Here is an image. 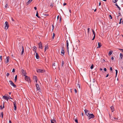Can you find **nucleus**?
Listing matches in <instances>:
<instances>
[{"label": "nucleus", "mask_w": 123, "mask_h": 123, "mask_svg": "<svg viewBox=\"0 0 123 123\" xmlns=\"http://www.w3.org/2000/svg\"><path fill=\"white\" fill-rule=\"evenodd\" d=\"M74 91L75 92V93H76L77 92V90L76 89H74Z\"/></svg>", "instance_id": "obj_52"}, {"label": "nucleus", "mask_w": 123, "mask_h": 123, "mask_svg": "<svg viewBox=\"0 0 123 123\" xmlns=\"http://www.w3.org/2000/svg\"><path fill=\"white\" fill-rule=\"evenodd\" d=\"M5 28L6 29H7L9 27V25L8 24V23L6 21L5 24Z\"/></svg>", "instance_id": "obj_5"}, {"label": "nucleus", "mask_w": 123, "mask_h": 123, "mask_svg": "<svg viewBox=\"0 0 123 123\" xmlns=\"http://www.w3.org/2000/svg\"><path fill=\"white\" fill-rule=\"evenodd\" d=\"M11 18H12V20L13 21H14V20L13 19L12 17Z\"/></svg>", "instance_id": "obj_56"}, {"label": "nucleus", "mask_w": 123, "mask_h": 123, "mask_svg": "<svg viewBox=\"0 0 123 123\" xmlns=\"http://www.w3.org/2000/svg\"><path fill=\"white\" fill-rule=\"evenodd\" d=\"M4 104H3V106H2V105H0V108H4Z\"/></svg>", "instance_id": "obj_36"}, {"label": "nucleus", "mask_w": 123, "mask_h": 123, "mask_svg": "<svg viewBox=\"0 0 123 123\" xmlns=\"http://www.w3.org/2000/svg\"><path fill=\"white\" fill-rule=\"evenodd\" d=\"M95 35H94V36H93V38H92V40H93L95 38Z\"/></svg>", "instance_id": "obj_49"}, {"label": "nucleus", "mask_w": 123, "mask_h": 123, "mask_svg": "<svg viewBox=\"0 0 123 123\" xmlns=\"http://www.w3.org/2000/svg\"><path fill=\"white\" fill-rule=\"evenodd\" d=\"M37 49V48L36 46H34L33 47V51H34L35 53H36V50Z\"/></svg>", "instance_id": "obj_11"}, {"label": "nucleus", "mask_w": 123, "mask_h": 123, "mask_svg": "<svg viewBox=\"0 0 123 123\" xmlns=\"http://www.w3.org/2000/svg\"><path fill=\"white\" fill-rule=\"evenodd\" d=\"M67 47H68V40L66 41Z\"/></svg>", "instance_id": "obj_30"}, {"label": "nucleus", "mask_w": 123, "mask_h": 123, "mask_svg": "<svg viewBox=\"0 0 123 123\" xmlns=\"http://www.w3.org/2000/svg\"><path fill=\"white\" fill-rule=\"evenodd\" d=\"M110 70L111 71H112V68L111 67H110Z\"/></svg>", "instance_id": "obj_54"}, {"label": "nucleus", "mask_w": 123, "mask_h": 123, "mask_svg": "<svg viewBox=\"0 0 123 123\" xmlns=\"http://www.w3.org/2000/svg\"><path fill=\"white\" fill-rule=\"evenodd\" d=\"M17 108H14V110L15 111L16 110H17Z\"/></svg>", "instance_id": "obj_64"}, {"label": "nucleus", "mask_w": 123, "mask_h": 123, "mask_svg": "<svg viewBox=\"0 0 123 123\" xmlns=\"http://www.w3.org/2000/svg\"><path fill=\"white\" fill-rule=\"evenodd\" d=\"M104 71H106L107 70V69L105 68L104 69Z\"/></svg>", "instance_id": "obj_53"}, {"label": "nucleus", "mask_w": 123, "mask_h": 123, "mask_svg": "<svg viewBox=\"0 0 123 123\" xmlns=\"http://www.w3.org/2000/svg\"><path fill=\"white\" fill-rule=\"evenodd\" d=\"M101 61L102 62H104L105 61V60L104 59H103Z\"/></svg>", "instance_id": "obj_42"}, {"label": "nucleus", "mask_w": 123, "mask_h": 123, "mask_svg": "<svg viewBox=\"0 0 123 123\" xmlns=\"http://www.w3.org/2000/svg\"><path fill=\"white\" fill-rule=\"evenodd\" d=\"M117 1V0H112V2L114 3H115Z\"/></svg>", "instance_id": "obj_31"}, {"label": "nucleus", "mask_w": 123, "mask_h": 123, "mask_svg": "<svg viewBox=\"0 0 123 123\" xmlns=\"http://www.w3.org/2000/svg\"><path fill=\"white\" fill-rule=\"evenodd\" d=\"M25 79L26 81H27L29 82V81L30 80V78L27 76H25Z\"/></svg>", "instance_id": "obj_8"}, {"label": "nucleus", "mask_w": 123, "mask_h": 123, "mask_svg": "<svg viewBox=\"0 0 123 123\" xmlns=\"http://www.w3.org/2000/svg\"><path fill=\"white\" fill-rule=\"evenodd\" d=\"M84 111L85 112V114L87 116H88L89 114L88 112L89 111L87 110L86 109L85 110H84Z\"/></svg>", "instance_id": "obj_9"}, {"label": "nucleus", "mask_w": 123, "mask_h": 123, "mask_svg": "<svg viewBox=\"0 0 123 123\" xmlns=\"http://www.w3.org/2000/svg\"><path fill=\"white\" fill-rule=\"evenodd\" d=\"M34 8L35 10H36L37 9V8L36 7H34Z\"/></svg>", "instance_id": "obj_58"}, {"label": "nucleus", "mask_w": 123, "mask_h": 123, "mask_svg": "<svg viewBox=\"0 0 123 123\" xmlns=\"http://www.w3.org/2000/svg\"><path fill=\"white\" fill-rule=\"evenodd\" d=\"M52 31H53L54 29V26L53 25H52Z\"/></svg>", "instance_id": "obj_41"}, {"label": "nucleus", "mask_w": 123, "mask_h": 123, "mask_svg": "<svg viewBox=\"0 0 123 123\" xmlns=\"http://www.w3.org/2000/svg\"><path fill=\"white\" fill-rule=\"evenodd\" d=\"M93 64H92L91 66V67H90V68L91 69H92L93 68Z\"/></svg>", "instance_id": "obj_34"}, {"label": "nucleus", "mask_w": 123, "mask_h": 123, "mask_svg": "<svg viewBox=\"0 0 123 123\" xmlns=\"http://www.w3.org/2000/svg\"><path fill=\"white\" fill-rule=\"evenodd\" d=\"M35 53L36 54V58L37 59H39V56L38 55L37 53L36 52V53Z\"/></svg>", "instance_id": "obj_16"}, {"label": "nucleus", "mask_w": 123, "mask_h": 123, "mask_svg": "<svg viewBox=\"0 0 123 123\" xmlns=\"http://www.w3.org/2000/svg\"><path fill=\"white\" fill-rule=\"evenodd\" d=\"M9 82L10 83L11 85L13 87H16V85L14 84L13 82L11 80H9Z\"/></svg>", "instance_id": "obj_6"}, {"label": "nucleus", "mask_w": 123, "mask_h": 123, "mask_svg": "<svg viewBox=\"0 0 123 123\" xmlns=\"http://www.w3.org/2000/svg\"><path fill=\"white\" fill-rule=\"evenodd\" d=\"M121 20H120L119 22V24H121Z\"/></svg>", "instance_id": "obj_62"}, {"label": "nucleus", "mask_w": 123, "mask_h": 123, "mask_svg": "<svg viewBox=\"0 0 123 123\" xmlns=\"http://www.w3.org/2000/svg\"><path fill=\"white\" fill-rule=\"evenodd\" d=\"M115 5L117 7V8H118L119 10H121V8L118 5L117 3L115 4Z\"/></svg>", "instance_id": "obj_23"}, {"label": "nucleus", "mask_w": 123, "mask_h": 123, "mask_svg": "<svg viewBox=\"0 0 123 123\" xmlns=\"http://www.w3.org/2000/svg\"><path fill=\"white\" fill-rule=\"evenodd\" d=\"M101 43L98 42V47H97V48H100L101 46Z\"/></svg>", "instance_id": "obj_14"}, {"label": "nucleus", "mask_w": 123, "mask_h": 123, "mask_svg": "<svg viewBox=\"0 0 123 123\" xmlns=\"http://www.w3.org/2000/svg\"><path fill=\"white\" fill-rule=\"evenodd\" d=\"M17 75H16V76L15 77V82H16V81L17 79Z\"/></svg>", "instance_id": "obj_25"}, {"label": "nucleus", "mask_w": 123, "mask_h": 123, "mask_svg": "<svg viewBox=\"0 0 123 123\" xmlns=\"http://www.w3.org/2000/svg\"><path fill=\"white\" fill-rule=\"evenodd\" d=\"M66 3H64L63 4V6H65L66 5Z\"/></svg>", "instance_id": "obj_57"}, {"label": "nucleus", "mask_w": 123, "mask_h": 123, "mask_svg": "<svg viewBox=\"0 0 123 123\" xmlns=\"http://www.w3.org/2000/svg\"><path fill=\"white\" fill-rule=\"evenodd\" d=\"M95 35H94V36H93V38H92V40H93L95 38Z\"/></svg>", "instance_id": "obj_50"}, {"label": "nucleus", "mask_w": 123, "mask_h": 123, "mask_svg": "<svg viewBox=\"0 0 123 123\" xmlns=\"http://www.w3.org/2000/svg\"><path fill=\"white\" fill-rule=\"evenodd\" d=\"M0 59L1 60V61L2 60V56H0Z\"/></svg>", "instance_id": "obj_48"}, {"label": "nucleus", "mask_w": 123, "mask_h": 123, "mask_svg": "<svg viewBox=\"0 0 123 123\" xmlns=\"http://www.w3.org/2000/svg\"><path fill=\"white\" fill-rule=\"evenodd\" d=\"M32 0H29L26 3V5H29L32 1Z\"/></svg>", "instance_id": "obj_15"}, {"label": "nucleus", "mask_w": 123, "mask_h": 123, "mask_svg": "<svg viewBox=\"0 0 123 123\" xmlns=\"http://www.w3.org/2000/svg\"><path fill=\"white\" fill-rule=\"evenodd\" d=\"M64 64V62L63 61H62V66H63Z\"/></svg>", "instance_id": "obj_37"}, {"label": "nucleus", "mask_w": 123, "mask_h": 123, "mask_svg": "<svg viewBox=\"0 0 123 123\" xmlns=\"http://www.w3.org/2000/svg\"><path fill=\"white\" fill-rule=\"evenodd\" d=\"M81 115L82 116H83V113H81Z\"/></svg>", "instance_id": "obj_63"}, {"label": "nucleus", "mask_w": 123, "mask_h": 123, "mask_svg": "<svg viewBox=\"0 0 123 123\" xmlns=\"http://www.w3.org/2000/svg\"><path fill=\"white\" fill-rule=\"evenodd\" d=\"M9 75V74L8 73H7L6 74V76L7 77Z\"/></svg>", "instance_id": "obj_51"}, {"label": "nucleus", "mask_w": 123, "mask_h": 123, "mask_svg": "<svg viewBox=\"0 0 123 123\" xmlns=\"http://www.w3.org/2000/svg\"><path fill=\"white\" fill-rule=\"evenodd\" d=\"M15 72V69L13 68L12 69V72Z\"/></svg>", "instance_id": "obj_47"}, {"label": "nucleus", "mask_w": 123, "mask_h": 123, "mask_svg": "<svg viewBox=\"0 0 123 123\" xmlns=\"http://www.w3.org/2000/svg\"><path fill=\"white\" fill-rule=\"evenodd\" d=\"M39 47L40 48H41V49H42L43 48V47L42 46V43L41 42H40L39 44Z\"/></svg>", "instance_id": "obj_10"}, {"label": "nucleus", "mask_w": 123, "mask_h": 123, "mask_svg": "<svg viewBox=\"0 0 123 123\" xmlns=\"http://www.w3.org/2000/svg\"><path fill=\"white\" fill-rule=\"evenodd\" d=\"M87 30H88V33L89 34V30H90V28H88L87 29Z\"/></svg>", "instance_id": "obj_43"}, {"label": "nucleus", "mask_w": 123, "mask_h": 123, "mask_svg": "<svg viewBox=\"0 0 123 123\" xmlns=\"http://www.w3.org/2000/svg\"><path fill=\"white\" fill-rule=\"evenodd\" d=\"M34 79H35V80H37V76H34Z\"/></svg>", "instance_id": "obj_44"}, {"label": "nucleus", "mask_w": 123, "mask_h": 123, "mask_svg": "<svg viewBox=\"0 0 123 123\" xmlns=\"http://www.w3.org/2000/svg\"><path fill=\"white\" fill-rule=\"evenodd\" d=\"M9 123H12V122L11 120H9Z\"/></svg>", "instance_id": "obj_60"}, {"label": "nucleus", "mask_w": 123, "mask_h": 123, "mask_svg": "<svg viewBox=\"0 0 123 123\" xmlns=\"http://www.w3.org/2000/svg\"><path fill=\"white\" fill-rule=\"evenodd\" d=\"M7 96H4L3 97V98H4L6 100H7L8 101V99H7Z\"/></svg>", "instance_id": "obj_20"}, {"label": "nucleus", "mask_w": 123, "mask_h": 123, "mask_svg": "<svg viewBox=\"0 0 123 123\" xmlns=\"http://www.w3.org/2000/svg\"><path fill=\"white\" fill-rule=\"evenodd\" d=\"M45 15L48 16H49V14H46Z\"/></svg>", "instance_id": "obj_59"}, {"label": "nucleus", "mask_w": 123, "mask_h": 123, "mask_svg": "<svg viewBox=\"0 0 123 123\" xmlns=\"http://www.w3.org/2000/svg\"><path fill=\"white\" fill-rule=\"evenodd\" d=\"M64 49V48L63 46H62L61 48V53L62 54H63V55H64L65 53Z\"/></svg>", "instance_id": "obj_7"}, {"label": "nucleus", "mask_w": 123, "mask_h": 123, "mask_svg": "<svg viewBox=\"0 0 123 123\" xmlns=\"http://www.w3.org/2000/svg\"><path fill=\"white\" fill-rule=\"evenodd\" d=\"M114 108H110V110L112 112H113L114 111Z\"/></svg>", "instance_id": "obj_26"}, {"label": "nucleus", "mask_w": 123, "mask_h": 123, "mask_svg": "<svg viewBox=\"0 0 123 123\" xmlns=\"http://www.w3.org/2000/svg\"><path fill=\"white\" fill-rule=\"evenodd\" d=\"M22 51L21 53V55H22L23 54L24 51V47L23 46H22Z\"/></svg>", "instance_id": "obj_19"}, {"label": "nucleus", "mask_w": 123, "mask_h": 123, "mask_svg": "<svg viewBox=\"0 0 123 123\" xmlns=\"http://www.w3.org/2000/svg\"><path fill=\"white\" fill-rule=\"evenodd\" d=\"M114 58L113 57V56L112 57H111V60H114Z\"/></svg>", "instance_id": "obj_55"}, {"label": "nucleus", "mask_w": 123, "mask_h": 123, "mask_svg": "<svg viewBox=\"0 0 123 123\" xmlns=\"http://www.w3.org/2000/svg\"><path fill=\"white\" fill-rule=\"evenodd\" d=\"M88 116L89 117V119L91 118H93L94 117V115L92 114H89Z\"/></svg>", "instance_id": "obj_2"}, {"label": "nucleus", "mask_w": 123, "mask_h": 123, "mask_svg": "<svg viewBox=\"0 0 123 123\" xmlns=\"http://www.w3.org/2000/svg\"><path fill=\"white\" fill-rule=\"evenodd\" d=\"M109 17L111 18L112 19V18L111 16V15H110L109 16Z\"/></svg>", "instance_id": "obj_46"}, {"label": "nucleus", "mask_w": 123, "mask_h": 123, "mask_svg": "<svg viewBox=\"0 0 123 123\" xmlns=\"http://www.w3.org/2000/svg\"><path fill=\"white\" fill-rule=\"evenodd\" d=\"M52 66L54 69H55L56 68V67H55V63H53V64L52 65Z\"/></svg>", "instance_id": "obj_13"}, {"label": "nucleus", "mask_w": 123, "mask_h": 123, "mask_svg": "<svg viewBox=\"0 0 123 123\" xmlns=\"http://www.w3.org/2000/svg\"><path fill=\"white\" fill-rule=\"evenodd\" d=\"M48 46L46 45L45 46V51L47 49H48Z\"/></svg>", "instance_id": "obj_24"}, {"label": "nucleus", "mask_w": 123, "mask_h": 123, "mask_svg": "<svg viewBox=\"0 0 123 123\" xmlns=\"http://www.w3.org/2000/svg\"><path fill=\"white\" fill-rule=\"evenodd\" d=\"M37 72L38 73H43L45 72V71L44 69H38L37 70Z\"/></svg>", "instance_id": "obj_1"}, {"label": "nucleus", "mask_w": 123, "mask_h": 123, "mask_svg": "<svg viewBox=\"0 0 123 123\" xmlns=\"http://www.w3.org/2000/svg\"><path fill=\"white\" fill-rule=\"evenodd\" d=\"M109 75V74H107V75L106 76V77H107Z\"/></svg>", "instance_id": "obj_61"}, {"label": "nucleus", "mask_w": 123, "mask_h": 123, "mask_svg": "<svg viewBox=\"0 0 123 123\" xmlns=\"http://www.w3.org/2000/svg\"><path fill=\"white\" fill-rule=\"evenodd\" d=\"M36 16H37L38 18H40V17L38 16V13L37 11V12L36 14Z\"/></svg>", "instance_id": "obj_29"}, {"label": "nucleus", "mask_w": 123, "mask_h": 123, "mask_svg": "<svg viewBox=\"0 0 123 123\" xmlns=\"http://www.w3.org/2000/svg\"><path fill=\"white\" fill-rule=\"evenodd\" d=\"M0 115L1 116L2 118H3V112H2L0 114Z\"/></svg>", "instance_id": "obj_28"}, {"label": "nucleus", "mask_w": 123, "mask_h": 123, "mask_svg": "<svg viewBox=\"0 0 123 123\" xmlns=\"http://www.w3.org/2000/svg\"><path fill=\"white\" fill-rule=\"evenodd\" d=\"M7 99H12V98L10 96H8V97H7Z\"/></svg>", "instance_id": "obj_38"}, {"label": "nucleus", "mask_w": 123, "mask_h": 123, "mask_svg": "<svg viewBox=\"0 0 123 123\" xmlns=\"http://www.w3.org/2000/svg\"><path fill=\"white\" fill-rule=\"evenodd\" d=\"M21 71L22 72V75H24V76H26V75L27 74L26 73V71L25 70H24L23 69H21Z\"/></svg>", "instance_id": "obj_3"}, {"label": "nucleus", "mask_w": 123, "mask_h": 123, "mask_svg": "<svg viewBox=\"0 0 123 123\" xmlns=\"http://www.w3.org/2000/svg\"><path fill=\"white\" fill-rule=\"evenodd\" d=\"M55 36V33H53V36L52 37V38L53 39H54V37Z\"/></svg>", "instance_id": "obj_33"}, {"label": "nucleus", "mask_w": 123, "mask_h": 123, "mask_svg": "<svg viewBox=\"0 0 123 123\" xmlns=\"http://www.w3.org/2000/svg\"><path fill=\"white\" fill-rule=\"evenodd\" d=\"M75 122H76V123H78V120L77 119H75Z\"/></svg>", "instance_id": "obj_40"}, {"label": "nucleus", "mask_w": 123, "mask_h": 123, "mask_svg": "<svg viewBox=\"0 0 123 123\" xmlns=\"http://www.w3.org/2000/svg\"><path fill=\"white\" fill-rule=\"evenodd\" d=\"M36 86L37 90H39L40 89V88L39 87L38 85L37 84H36ZM39 91H40V90H39Z\"/></svg>", "instance_id": "obj_12"}, {"label": "nucleus", "mask_w": 123, "mask_h": 123, "mask_svg": "<svg viewBox=\"0 0 123 123\" xmlns=\"http://www.w3.org/2000/svg\"><path fill=\"white\" fill-rule=\"evenodd\" d=\"M115 71H116V77L117 76V73L118 71H117V70H116V69L115 70Z\"/></svg>", "instance_id": "obj_32"}, {"label": "nucleus", "mask_w": 123, "mask_h": 123, "mask_svg": "<svg viewBox=\"0 0 123 123\" xmlns=\"http://www.w3.org/2000/svg\"><path fill=\"white\" fill-rule=\"evenodd\" d=\"M76 86L77 87H78L80 89V85L79 84H77Z\"/></svg>", "instance_id": "obj_27"}, {"label": "nucleus", "mask_w": 123, "mask_h": 123, "mask_svg": "<svg viewBox=\"0 0 123 123\" xmlns=\"http://www.w3.org/2000/svg\"><path fill=\"white\" fill-rule=\"evenodd\" d=\"M56 122V121L55 119L53 120L51 119V123H55L54 122Z\"/></svg>", "instance_id": "obj_18"}, {"label": "nucleus", "mask_w": 123, "mask_h": 123, "mask_svg": "<svg viewBox=\"0 0 123 123\" xmlns=\"http://www.w3.org/2000/svg\"><path fill=\"white\" fill-rule=\"evenodd\" d=\"M120 58H119V59L120 60H121L123 57V54L121 53H120Z\"/></svg>", "instance_id": "obj_17"}, {"label": "nucleus", "mask_w": 123, "mask_h": 123, "mask_svg": "<svg viewBox=\"0 0 123 123\" xmlns=\"http://www.w3.org/2000/svg\"><path fill=\"white\" fill-rule=\"evenodd\" d=\"M112 53V51L111 50H110L109 51V53L108 55L109 56L111 55Z\"/></svg>", "instance_id": "obj_21"}, {"label": "nucleus", "mask_w": 123, "mask_h": 123, "mask_svg": "<svg viewBox=\"0 0 123 123\" xmlns=\"http://www.w3.org/2000/svg\"><path fill=\"white\" fill-rule=\"evenodd\" d=\"M92 32L94 35H95V32L93 30H92Z\"/></svg>", "instance_id": "obj_39"}, {"label": "nucleus", "mask_w": 123, "mask_h": 123, "mask_svg": "<svg viewBox=\"0 0 123 123\" xmlns=\"http://www.w3.org/2000/svg\"><path fill=\"white\" fill-rule=\"evenodd\" d=\"M10 57L8 56L6 57V59H5V62L6 63H7L8 62L10 59Z\"/></svg>", "instance_id": "obj_4"}, {"label": "nucleus", "mask_w": 123, "mask_h": 123, "mask_svg": "<svg viewBox=\"0 0 123 123\" xmlns=\"http://www.w3.org/2000/svg\"><path fill=\"white\" fill-rule=\"evenodd\" d=\"M67 49L68 54H69V48L68 46V47H67Z\"/></svg>", "instance_id": "obj_35"}, {"label": "nucleus", "mask_w": 123, "mask_h": 123, "mask_svg": "<svg viewBox=\"0 0 123 123\" xmlns=\"http://www.w3.org/2000/svg\"><path fill=\"white\" fill-rule=\"evenodd\" d=\"M8 6V5L6 4L5 5V8H6V7H7V6Z\"/></svg>", "instance_id": "obj_45"}, {"label": "nucleus", "mask_w": 123, "mask_h": 123, "mask_svg": "<svg viewBox=\"0 0 123 123\" xmlns=\"http://www.w3.org/2000/svg\"><path fill=\"white\" fill-rule=\"evenodd\" d=\"M13 103L14 108H16V102L14 101L13 102Z\"/></svg>", "instance_id": "obj_22"}]
</instances>
